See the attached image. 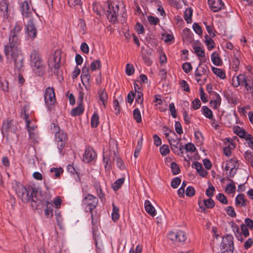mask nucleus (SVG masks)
<instances>
[{"label": "nucleus", "mask_w": 253, "mask_h": 253, "mask_svg": "<svg viewBox=\"0 0 253 253\" xmlns=\"http://www.w3.org/2000/svg\"><path fill=\"white\" fill-rule=\"evenodd\" d=\"M22 26L16 24L9 36V42L4 46V54L7 58H11L14 62L15 67L20 70L23 66L24 57L19 47Z\"/></svg>", "instance_id": "1"}, {"label": "nucleus", "mask_w": 253, "mask_h": 253, "mask_svg": "<svg viewBox=\"0 0 253 253\" xmlns=\"http://www.w3.org/2000/svg\"><path fill=\"white\" fill-rule=\"evenodd\" d=\"M12 187L22 201L24 203L31 201L32 207V203L34 201H36L33 199L34 197H36L37 200L42 197L41 193L37 190H35L30 186H24L22 184L17 181H15L12 183Z\"/></svg>", "instance_id": "2"}, {"label": "nucleus", "mask_w": 253, "mask_h": 253, "mask_svg": "<svg viewBox=\"0 0 253 253\" xmlns=\"http://www.w3.org/2000/svg\"><path fill=\"white\" fill-rule=\"evenodd\" d=\"M30 65L33 71L37 75L42 76L45 72L46 66L39 51L33 49L30 55Z\"/></svg>", "instance_id": "3"}, {"label": "nucleus", "mask_w": 253, "mask_h": 253, "mask_svg": "<svg viewBox=\"0 0 253 253\" xmlns=\"http://www.w3.org/2000/svg\"><path fill=\"white\" fill-rule=\"evenodd\" d=\"M36 198V197H35L33 199L36 201H34L32 203V207L38 210L42 209L45 206L46 208L44 209L45 215L47 218H51L53 216V205L48 201V199L42 198V196L39 200Z\"/></svg>", "instance_id": "4"}, {"label": "nucleus", "mask_w": 253, "mask_h": 253, "mask_svg": "<svg viewBox=\"0 0 253 253\" xmlns=\"http://www.w3.org/2000/svg\"><path fill=\"white\" fill-rule=\"evenodd\" d=\"M234 238L231 234L223 236L220 244L221 253H233L234 250Z\"/></svg>", "instance_id": "5"}, {"label": "nucleus", "mask_w": 253, "mask_h": 253, "mask_svg": "<svg viewBox=\"0 0 253 253\" xmlns=\"http://www.w3.org/2000/svg\"><path fill=\"white\" fill-rule=\"evenodd\" d=\"M17 130V124L12 120L6 119L3 121L1 131L4 136L8 138L10 133H15Z\"/></svg>", "instance_id": "6"}, {"label": "nucleus", "mask_w": 253, "mask_h": 253, "mask_svg": "<svg viewBox=\"0 0 253 253\" xmlns=\"http://www.w3.org/2000/svg\"><path fill=\"white\" fill-rule=\"evenodd\" d=\"M120 13H121V11L118 4H115L114 3H108V8L106 11L105 14L110 22H116Z\"/></svg>", "instance_id": "7"}, {"label": "nucleus", "mask_w": 253, "mask_h": 253, "mask_svg": "<svg viewBox=\"0 0 253 253\" xmlns=\"http://www.w3.org/2000/svg\"><path fill=\"white\" fill-rule=\"evenodd\" d=\"M44 100L47 108L52 109L56 102L55 94L53 88L48 87L44 93Z\"/></svg>", "instance_id": "8"}, {"label": "nucleus", "mask_w": 253, "mask_h": 253, "mask_svg": "<svg viewBox=\"0 0 253 253\" xmlns=\"http://www.w3.org/2000/svg\"><path fill=\"white\" fill-rule=\"evenodd\" d=\"M172 134L173 135V137L170 138L169 142L172 151L175 154H179V152L180 151L181 153L182 154L183 153V150L184 149V147L181 143H180V138H177L174 132H172Z\"/></svg>", "instance_id": "9"}, {"label": "nucleus", "mask_w": 253, "mask_h": 253, "mask_svg": "<svg viewBox=\"0 0 253 253\" xmlns=\"http://www.w3.org/2000/svg\"><path fill=\"white\" fill-rule=\"evenodd\" d=\"M55 136L59 152L60 154H62V150L67 141V135L63 130H58L56 132Z\"/></svg>", "instance_id": "10"}, {"label": "nucleus", "mask_w": 253, "mask_h": 253, "mask_svg": "<svg viewBox=\"0 0 253 253\" xmlns=\"http://www.w3.org/2000/svg\"><path fill=\"white\" fill-rule=\"evenodd\" d=\"M82 202L83 205L88 208V210H86V211L91 212L92 210L96 207L98 200L97 197L88 194L83 199Z\"/></svg>", "instance_id": "11"}, {"label": "nucleus", "mask_w": 253, "mask_h": 253, "mask_svg": "<svg viewBox=\"0 0 253 253\" xmlns=\"http://www.w3.org/2000/svg\"><path fill=\"white\" fill-rule=\"evenodd\" d=\"M60 51L59 50H55L53 55V61L50 60L48 61V66L52 70L54 68V73L55 74L58 73V70L60 67Z\"/></svg>", "instance_id": "12"}, {"label": "nucleus", "mask_w": 253, "mask_h": 253, "mask_svg": "<svg viewBox=\"0 0 253 253\" xmlns=\"http://www.w3.org/2000/svg\"><path fill=\"white\" fill-rule=\"evenodd\" d=\"M169 238L175 243H183L187 239V235L182 230H179L176 232H169L168 234Z\"/></svg>", "instance_id": "13"}, {"label": "nucleus", "mask_w": 253, "mask_h": 253, "mask_svg": "<svg viewBox=\"0 0 253 253\" xmlns=\"http://www.w3.org/2000/svg\"><path fill=\"white\" fill-rule=\"evenodd\" d=\"M209 8L213 12H217L226 8L222 0H208Z\"/></svg>", "instance_id": "14"}, {"label": "nucleus", "mask_w": 253, "mask_h": 253, "mask_svg": "<svg viewBox=\"0 0 253 253\" xmlns=\"http://www.w3.org/2000/svg\"><path fill=\"white\" fill-rule=\"evenodd\" d=\"M26 34L32 39H35L37 35V30L35 25L34 19H30L26 25Z\"/></svg>", "instance_id": "15"}, {"label": "nucleus", "mask_w": 253, "mask_h": 253, "mask_svg": "<svg viewBox=\"0 0 253 253\" xmlns=\"http://www.w3.org/2000/svg\"><path fill=\"white\" fill-rule=\"evenodd\" d=\"M206 89L210 94L214 95V99L213 100H211L210 103L214 104V108H217L218 106L220 105L221 102V98L220 95L216 92L212 91V86L211 84H208Z\"/></svg>", "instance_id": "16"}, {"label": "nucleus", "mask_w": 253, "mask_h": 253, "mask_svg": "<svg viewBox=\"0 0 253 253\" xmlns=\"http://www.w3.org/2000/svg\"><path fill=\"white\" fill-rule=\"evenodd\" d=\"M96 157V152L91 147H87L85 150L83 155V160L86 163H89Z\"/></svg>", "instance_id": "17"}, {"label": "nucleus", "mask_w": 253, "mask_h": 253, "mask_svg": "<svg viewBox=\"0 0 253 253\" xmlns=\"http://www.w3.org/2000/svg\"><path fill=\"white\" fill-rule=\"evenodd\" d=\"M26 107L24 106L21 112V116L22 117H23V118L25 119L26 122V126L27 127L28 131L29 130H35V129L37 128V126L35 125H32L31 121L29 119V115L26 113Z\"/></svg>", "instance_id": "18"}, {"label": "nucleus", "mask_w": 253, "mask_h": 253, "mask_svg": "<svg viewBox=\"0 0 253 253\" xmlns=\"http://www.w3.org/2000/svg\"><path fill=\"white\" fill-rule=\"evenodd\" d=\"M116 156V153L113 151V153L111 152H106L103 156V162L106 164L105 168L107 166L110 167L112 163L115 160V157Z\"/></svg>", "instance_id": "19"}, {"label": "nucleus", "mask_w": 253, "mask_h": 253, "mask_svg": "<svg viewBox=\"0 0 253 253\" xmlns=\"http://www.w3.org/2000/svg\"><path fill=\"white\" fill-rule=\"evenodd\" d=\"M203 203L205 207H203V206H201V201H198V205L199 206V207L201 209V211L203 212H205L206 211L205 207L208 209H211L215 205L214 202L211 198H209L208 200H204Z\"/></svg>", "instance_id": "20"}, {"label": "nucleus", "mask_w": 253, "mask_h": 253, "mask_svg": "<svg viewBox=\"0 0 253 253\" xmlns=\"http://www.w3.org/2000/svg\"><path fill=\"white\" fill-rule=\"evenodd\" d=\"M21 10L22 15L25 17L30 16L31 11L30 9V6L27 1H24L21 4Z\"/></svg>", "instance_id": "21"}, {"label": "nucleus", "mask_w": 253, "mask_h": 253, "mask_svg": "<svg viewBox=\"0 0 253 253\" xmlns=\"http://www.w3.org/2000/svg\"><path fill=\"white\" fill-rule=\"evenodd\" d=\"M99 100L102 103L104 107H106L108 101V95L105 89L100 88L98 91Z\"/></svg>", "instance_id": "22"}, {"label": "nucleus", "mask_w": 253, "mask_h": 253, "mask_svg": "<svg viewBox=\"0 0 253 253\" xmlns=\"http://www.w3.org/2000/svg\"><path fill=\"white\" fill-rule=\"evenodd\" d=\"M9 3L7 0H2L0 2V10L3 12L4 18H7L9 16L8 12Z\"/></svg>", "instance_id": "23"}, {"label": "nucleus", "mask_w": 253, "mask_h": 253, "mask_svg": "<svg viewBox=\"0 0 253 253\" xmlns=\"http://www.w3.org/2000/svg\"><path fill=\"white\" fill-rule=\"evenodd\" d=\"M144 207L145 211L148 214L152 216H155L156 215V210L149 201L146 200L145 201Z\"/></svg>", "instance_id": "24"}, {"label": "nucleus", "mask_w": 253, "mask_h": 253, "mask_svg": "<svg viewBox=\"0 0 253 253\" xmlns=\"http://www.w3.org/2000/svg\"><path fill=\"white\" fill-rule=\"evenodd\" d=\"M94 186L95 189L96 194L100 199L101 202H105L106 198L105 197V195L103 192L100 184L99 183H95Z\"/></svg>", "instance_id": "25"}, {"label": "nucleus", "mask_w": 253, "mask_h": 253, "mask_svg": "<svg viewBox=\"0 0 253 253\" xmlns=\"http://www.w3.org/2000/svg\"><path fill=\"white\" fill-rule=\"evenodd\" d=\"M211 60L213 64L215 66H221L222 64L221 59L218 54L215 52H213L211 54Z\"/></svg>", "instance_id": "26"}, {"label": "nucleus", "mask_w": 253, "mask_h": 253, "mask_svg": "<svg viewBox=\"0 0 253 253\" xmlns=\"http://www.w3.org/2000/svg\"><path fill=\"white\" fill-rule=\"evenodd\" d=\"M243 85L247 90L250 91L251 92L253 91V80L251 77H246Z\"/></svg>", "instance_id": "27"}, {"label": "nucleus", "mask_w": 253, "mask_h": 253, "mask_svg": "<svg viewBox=\"0 0 253 253\" xmlns=\"http://www.w3.org/2000/svg\"><path fill=\"white\" fill-rule=\"evenodd\" d=\"M234 132L241 138H245L248 133L239 126H236L233 128Z\"/></svg>", "instance_id": "28"}, {"label": "nucleus", "mask_w": 253, "mask_h": 253, "mask_svg": "<svg viewBox=\"0 0 253 253\" xmlns=\"http://www.w3.org/2000/svg\"><path fill=\"white\" fill-rule=\"evenodd\" d=\"M78 107L73 109L71 111V115L72 116H79L83 113L84 108L83 105L78 104Z\"/></svg>", "instance_id": "29"}, {"label": "nucleus", "mask_w": 253, "mask_h": 253, "mask_svg": "<svg viewBox=\"0 0 253 253\" xmlns=\"http://www.w3.org/2000/svg\"><path fill=\"white\" fill-rule=\"evenodd\" d=\"M235 203L237 205L245 207L247 204L246 199L245 198L244 195L241 194L237 196L235 198Z\"/></svg>", "instance_id": "30"}, {"label": "nucleus", "mask_w": 253, "mask_h": 253, "mask_svg": "<svg viewBox=\"0 0 253 253\" xmlns=\"http://www.w3.org/2000/svg\"><path fill=\"white\" fill-rule=\"evenodd\" d=\"M235 148V145L232 142L229 141L228 145L223 148L224 154L226 156H229L231 154V150Z\"/></svg>", "instance_id": "31"}, {"label": "nucleus", "mask_w": 253, "mask_h": 253, "mask_svg": "<svg viewBox=\"0 0 253 253\" xmlns=\"http://www.w3.org/2000/svg\"><path fill=\"white\" fill-rule=\"evenodd\" d=\"M82 82L84 80H85L88 82L90 80V75L89 74V68L87 67L84 66L82 69Z\"/></svg>", "instance_id": "32"}, {"label": "nucleus", "mask_w": 253, "mask_h": 253, "mask_svg": "<svg viewBox=\"0 0 253 253\" xmlns=\"http://www.w3.org/2000/svg\"><path fill=\"white\" fill-rule=\"evenodd\" d=\"M99 117L98 114L94 113L91 118L90 124L92 127L95 128L98 126L99 124Z\"/></svg>", "instance_id": "33"}, {"label": "nucleus", "mask_w": 253, "mask_h": 253, "mask_svg": "<svg viewBox=\"0 0 253 253\" xmlns=\"http://www.w3.org/2000/svg\"><path fill=\"white\" fill-rule=\"evenodd\" d=\"M211 70L213 73L221 79H224L226 78L225 72L221 69L213 67Z\"/></svg>", "instance_id": "34"}, {"label": "nucleus", "mask_w": 253, "mask_h": 253, "mask_svg": "<svg viewBox=\"0 0 253 253\" xmlns=\"http://www.w3.org/2000/svg\"><path fill=\"white\" fill-rule=\"evenodd\" d=\"M201 63L199 64V66L196 68L194 74L195 80L197 81V83L199 84L200 85H201V78L203 75H205L204 74L201 73V70L199 69V67L201 66Z\"/></svg>", "instance_id": "35"}, {"label": "nucleus", "mask_w": 253, "mask_h": 253, "mask_svg": "<svg viewBox=\"0 0 253 253\" xmlns=\"http://www.w3.org/2000/svg\"><path fill=\"white\" fill-rule=\"evenodd\" d=\"M124 178H121L115 181L112 185V188L114 191H117L124 183Z\"/></svg>", "instance_id": "36"}, {"label": "nucleus", "mask_w": 253, "mask_h": 253, "mask_svg": "<svg viewBox=\"0 0 253 253\" xmlns=\"http://www.w3.org/2000/svg\"><path fill=\"white\" fill-rule=\"evenodd\" d=\"M193 48L195 53L198 56L201 57H204L205 56V51L201 46L198 45H193Z\"/></svg>", "instance_id": "37"}, {"label": "nucleus", "mask_w": 253, "mask_h": 253, "mask_svg": "<svg viewBox=\"0 0 253 253\" xmlns=\"http://www.w3.org/2000/svg\"><path fill=\"white\" fill-rule=\"evenodd\" d=\"M205 42L209 50L212 49L215 47V43L214 41L208 36H205Z\"/></svg>", "instance_id": "38"}, {"label": "nucleus", "mask_w": 253, "mask_h": 253, "mask_svg": "<svg viewBox=\"0 0 253 253\" xmlns=\"http://www.w3.org/2000/svg\"><path fill=\"white\" fill-rule=\"evenodd\" d=\"M55 215L58 226L60 228H62L63 226V219L60 212L58 211H55Z\"/></svg>", "instance_id": "39"}, {"label": "nucleus", "mask_w": 253, "mask_h": 253, "mask_svg": "<svg viewBox=\"0 0 253 253\" xmlns=\"http://www.w3.org/2000/svg\"><path fill=\"white\" fill-rule=\"evenodd\" d=\"M203 114L207 118L212 120L213 114L211 110L207 106L202 107Z\"/></svg>", "instance_id": "40"}, {"label": "nucleus", "mask_w": 253, "mask_h": 253, "mask_svg": "<svg viewBox=\"0 0 253 253\" xmlns=\"http://www.w3.org/2000/svg\"><path fill=\"white\" fill-rule=\"evenodd\" d=\"M113 206V212L112 213V218L113 221H116L119 218V208L115 205L114 204H112Z\"/></svg>", "instance_id": "41"}, {"label": "nucleus", "mask_w": 253, "mask_h": 253, "mask_svg": "<svg viewBox=\"0 0 253 253\" xmlns=\"http://www.w3.org/2000/svg\"><path fill=\"white\" fill-rule=\"evenodd\" d=\"M192 12L191 8H186L184 12V19L188 23L191 22Z\"/></svg>", "instance_id": "42"}, {"label": "nucleus", "mask_w": 253, "mask_h": 253, "mask_svg": "<svg viewBox=\"0 0 253 253\" xmlns=\"http://www.w3.org/2000/svg\"><path fill=\"white\" fill-rule=\"evenodd\" d=\"M133 116L134 119L137 123H139L142 121L140 112L138 108H135L133 111Z\"/></svg>", "instance_id": "43"}, {"label": "nucleus", "mask_w": 253, "mask_h": 253, "mask_svg": "<svg viewBox=\"0 0 253 253\" xmlns=\"http://www.w3.org/2000/svg\"><path fill=\"white\" fill-rule=\"evenodd\" d=\"M0 87L3 91H8V82L4 78H0Z\"/></svg>", "instance_id": "44"}, {"label": "nucleus", "mask_w": 253, "mask_h": 253, "mask_svg": "<svg viewBox=\"0 0 253 253\" xmlns=\"http://www.w3.org/2000/svg\"><path fill=\"white\" fill-rule=\"evenodd\" d=\"M101 67V63L99 60H95L91 62L90 64V70L92 71H96Z\"/></svg>", "instance_id": "45"}, {"label": "nucleus", "mask_w": 253, "mask_h": 253, "mask_svg": "<svg viewBox=\"0 0 253 253\" xmlns=\"http://www.w3.org/2000/svg\"><path fill=\"white\" fill-rule=\"evenodd\" d=\"M229 180H230L233 183V184L230 183L228 184L226 187L225 191L228 194H231L234 193L235 192L236 187L234 185V181L231 179Z\"/></svg>", "instance_id": "46"}, {"label": "nucleus", "mask_w": 253, "mask_h": 253, "mask_svg": "<svg viewBox=\"0 0 253 253\" xmlns=\"http://www.w3.org/2000/svg\"><path fill=\"white\" fill-rule=\"evenodd\" d=\"M170 168L173 175L178 174L180 171L178 166L175 162H172L171 163Z\"/></svg>", "instance_id": "47"}, {"label": "nucleus", "mask_w": 253, "mask_h": 253, "mask_svg": "<svg viewBox=\"0 0 253 253\" xmlns=\"http://www.w3.org/2000/svg\"><path fill=\"white\" fill-rule=\"evenodd\" d=\"M215 191V188L211 184L209 186V188L206 191V195L211 198L213 196L214 192Z\"/></svg>", "instance_id": "48"}, {"label": "nucleus", "mask_w": 253, "mask_h": 253, "mask_svg": "<svg viewBox=\"0 0 253 253\" xmlns=\"http://www.w3.org/2000/svg\"><path fill=\"white\" fill-rule=\"evenodd\" d=\"M182 68L184 72L186 73H188L190 72L192 69V66L190 63L185 62L182 65Z\"/></svg>", "instance_id": "49"}, {"label": "nucleus", "mask_w": 253, "mask_h": 253, "mask_svg": "<svg viewBox=\"0 0 253 253\" xmlns=\"http://www.w3.org/2000/svg\"><path fill=\"white\" fill-rule=\"evenodd\" d=\"M216 198L218 201L221 202V203L223 204H228V200L227 198L225 197V196L222 194V193H219L217 196Z\"/></svg>", "instance_id": "50"}, {"label": "nucleus", "mask_w": 253, "mask_h": 253, "mask_svg": "<svg viewBox=\"0 0 253 253\" xmlns=\"http://www.w3.org/2000/svg\"><path fill=\"white\" fill-rule=\"evenodd\" d=\"M50 172L51 173H54L55 176L56 177H58L60 176V174L63 173V170L62 168H60L59 169L58 168H52L50 170Z\"/></svg>", "instance_id": "51"}, {"label": "nucleus", "mask_w": 253, "mask_h": 253, "mask_svg": "<svg viewBox=\"0 0 253 253\" xmlns=\"http://www.w3.org/2000/svg\"><path fill=\"white\" fill-rule=\"evenodd\" d=\"M134 69L133 66L130 64H127L126 65V73L128 76H131L134 73Z\"/></svg>", "instance_id": "52"}, {"label": "nucleus", "mask_w": 253, "mask_h": 253, "mask_svg": "<svg viewBox=\"0 0 253 253\" xmlns=\"http://www.w3.org/2000/svg\"><path fill=\"white\" fill-rule=\"evenodd\" d=\"M192 33H191L190 29L185 28L183 30V38L188 39L191 40L192 39Z\"/></svg>", "instance_id": "53"}, {"label": "nucleus", "mask_w": 253, "mask_h": 253, "mask_svg": "<svg viewBox=\"0 0 253 253\" xmlns=\"http://www.w3.org/2000/svg\"><path fill=\"white\" fill-rule=\"evenodd\" d=\"M160 151L162 155L166 156L169 153V150L168 145H164L160 148Z\"/></svg>", "instance_id": "54"}, {"label": "nucleus", "mask_w": 253, "mask_h": 253, "mask_svg": "<svg viewBox=\"0 0 253 253\" xmlns=\"http://www.w3.org/2000/svg\"><path fill=\"white\" fill-rule=\"evenodd\" d=\"M226 211L228 215L231 217H235L236 213L234 209L231 206H228L226 208Z\"/></svg>", "instance_id": "55"}, {"label": "nucleus", "mask_w": 253, "mask_h": 253, "mask_svg": "<svg viewBox=\"0 0 253 253\" xmlns=\"http://www.w3.org/2000/svg\"><path fill=\"white\" fill-rule=\"evenodd\" d=\"M179 84H180L181 87L183 89V90L186 92L190 91V87L186 81L185 80H182L179 82Z\"/></svg>", "instance_id": "56"}, {"label": "nucleus", "mask_w": 253, "mask_h": 253, "mask_svg": "<svg viewBox=\"0 0 253 253\" xmlns=\"http://www.w3.org/2000/svg\"><path fill=\"white\" fill-rule=\"evenodd\" d=\"M236 162L237 160L234 159H231L226 164L225 167V169L227 171L229 170L232 168V165H233V166L236 165Z\"/></svg>", "instance_id": "57"}, {"label": "nucleus", "mask_w": 253, "mask_h": 253, "mask_svg": "<svg viewBox=\"0 0 253 253\" xmlns=\"http://www.w3.org/2000/svg\"><path fill=\"white\" fill-rule=\"evenodd\" d=\"M68 3L71 7L77 5H81L82 4V0H68Z\"/></svg>", "instance_id": "58"}, {"label": "nucleus", "mask_w": 253, "mask_h": 253, "mask_svg": "<svg viewBox=\"0 0 253 253\" xmlns=\"http://www.w3.org/2000/svg\"><path fill=\"white\" fill-rule=\"evenodd\" d=\"M245 139L248 141V146L253 150V136L250 134H248Z\"/></svg>", "instance_id": "59"}, {"label": "nucleus", "mask_w": 253, "mask_h": 253, "mask_svg": "<svg viewBox=\"0 0 253 253\" xmlns=\"http://www.w3.org/2000/svg\"><path fill=\"white\" fill-rule=\"evenodd\" d=\"M181 182V179L179 177H175L171 182V186L173 188H176Z\"/></svg>", "instance_id": "60"}, {"label": "nucleus", "mask_w": 253, "mask_h": 253, "mask_svg": "<svg viewBox=\"0 0 253 253\" xmlns=\"http://www.w3.org/2000/svg\"><path fill=\"white\" fill-rule=\"evenodd\" d=\"M186 195L188 197H192L195 195V189L192 186H188L186 190Z\"/></svg>", "instance_id": "61"}, {"label": "nucleus", "mask_w": 253, "mask_h": 253, "mask_svg": "<svg viewBox=\"0 0 253 253\" xmlns=\"http://www.w3.org/2000/svg\"><path fill=\"white\" fill-rule=\"evenodd\" d=\"M245 157L246 160L251 162V165L253 167V153L247 151L245 152Z\"/></svg>", "instance_id": "62"}, {"label": "nucleus", "mask_w": 253, "mask_h": 253, "mask_svg": "<svg viewBox=\"0 0 253 253\" xmlns=\"http://www.w3.org/2000/svg\"><path fill=\"white\" fill-rule=\"evenodd\" d=\"M148 21L151 24L156 25L159 23V19L157 17L149 16L148 17Z\"/></svg>", "instance_id": "63"}, {"label": "nucleus", "mask_w": 253, "mask_h": 253, "mask_svg": "<svg viewBox=\"0 0 253 253\" xmlns=\"http://www.w3.org/2000/svg\"><path fill=\"white\" fill-rule=\"evenodd\" d=\"M193 29L196 33L200 35L202 34V30L201 27L199 26L198 23H194L193 24Z\"/></svg>", "instance_id": "64"}]
</instances>
